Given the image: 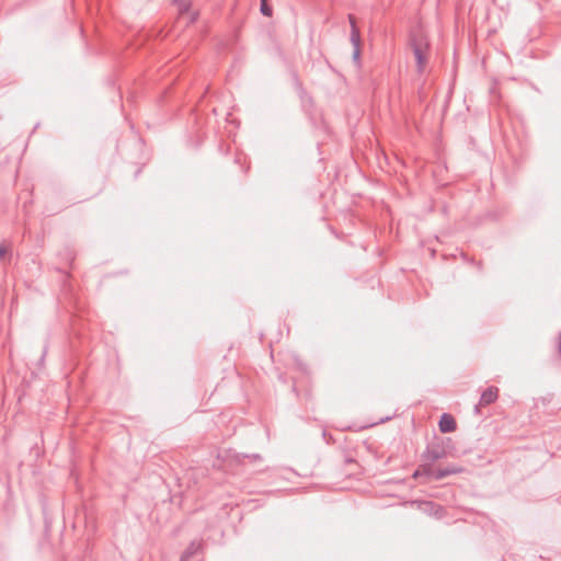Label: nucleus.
I'll return each mask as SVG.
<instances>
[{
	"label": "nucleus",
	"mask_w": 561,
	"mask_h": 561,
	"mask_svg": "<svg viewBox=\"0 0 561 561\" xmlns=\"http://www.w3.org/2000/svg\"><path fill=\"white\" fill-rule=\"evenodd\" d=\"M410 46L416 61V69L422 73L427 65L430 41L422 28H415L410 34Z\"/></svg>",
	"instance_id": "obj_1"
},
{
	"label": "nucleus",
	"mask_w": 561,
	"mask_h": 561,
	"mask_svg": "<svg viewBox=\"0 0 561 561\" xmlns=\"http://www.w3.org/2000/svg\"><path fill=\"white\" fill-rule=\"evenodd\" d=\"M203 547L204 545L202 540H193L182 553L180 561H190L192 558L201 554L203 552Z\"/></svg>",
	"instance_id": "obj_2"
},
{
	"label": "nucleus",
	"mask_w": 561,
	"mask_h": 561,
	"mask_svg": "<svg viewBox=\"0 0 561 561\" xmlns=\"http://www.w3.org/2000/svg\"><path fill=\"white\" fill-rule=\"evenodd\" d=\"M462 471V468L457 466H447L432 471L430 474L434 480H442L450 474H456Z\"/></svg>",
	"instance_id": "obj_3"
},
{
	"label": "nucleus",
	"mask_w": 561,
	"mask_h": 561,
	"mask_svg": "<svg viewBox=\"0 0 561 561\" xmlns=\"http://www.w3.org/2000/svg\"><path fill=\"white\" fill-rule=\"evenodd\" d=\"M456 427L457 423L450 414L444 413L440 416V420L438 422V428L442 433H451L456 430Z\"/></svg>",
	"instance_id": "obj_4"
},
{
	"label": "nucleus",
	"mask_w": 561,
	"mask_h": 561,
	"mask_svg": "<svg viewBox=\"0 0 561 561\" xmlns=\"http://www.w3.org/2000/svg\"><path fill=\"white\" fill-rule=\"evenodd\" d=\"M446 455L445 450L440 446H428L426 450L424 451V457L426 460L434 462L442 458H444Z\"/></svg>",
	"instance_id": "obj_5"
},
{
	"label": "nucleus",
	"mask_w": 561,
	"mask_h": 561,
	"mask_svg": "<svg viewBox=\"0 0 561 561\" xmlns=\"http://www.w3.org/2000/svg\"><path fill=\"white\" fill-rule=\"evenodd\" d=\"M499 397V389L496 387H489L480 397V404L488 405L493 403Z\"/></svg>",
	"instance_id": "obj_6"
},
{
	"label": "nucleus",
	"mask_w": 561,
	"mask_h": 561,
	"mask_svg": "<svg viewBox=\"0 0 561 561\" xmlns=\"http://www.w3.org/2000/svg\"><path fill=\"white\" fill-rule=\"evenodd\" d=\"M348 20L351 24V43L354 48H360V34L359 30L356 26L355 19L353 18V15H350Z\"/></svg>",
	"instance_id": "obj_7"
},
{
	"label": "nucleus",
	"mask_w": 561,
	"mask_h": 561,
	"mask_svg": "<svg viewBox=\"0 0 561 561\" xmlns=\"http://www.w3.org/2000/svg\"><path fill=\"white\" fill-rule=\"evenodd\" d=\"M260 11L265 16H272V7L267 3V0H261Z\"/></svg>",
	"instance_id": "obj_8"
},
{
	"label": "nucleus",
	"mask_w": 561,
	"mask_h": 561,
	"mask_svg": "<svg viewBox=\"0 0 561 561\" xmlns=\"http://www.w3.org/2000/svg\"><path fill=\"white\" fill-rule=\"evenodd\" d=\"M178 5H179V10L180 12H186L188 11L190 7H191V3L186 0H174Z\"/></svg>",
	"instance_id": "obj_9"
},
{
	"label": "nucleus",
	"mask_w": 561,
	"mask_h": 561,
	"mask_svg": "<svg viewBox=\"0 0 561 561\" xmlns=\"http://www.w3.org/2000/svg\"><path fill=\"white\" fill-rule=\"evenodd\" d=\"M359 56H360V48H354V50H353V60L356 64L359 62Z\"/></svg>",
	"instance_id": "obj_10"
},
{
	"label": "nucleus",
	"mask_w": 561,
	"mask_h": 561,
	"mask_svg": "<svg viewBox=\"0 0 561 561\" xmlns=\"http://www.w3.org/2000/svg\"><path fill=\"white\" fill-rule=\"evenodd\" d=\"M243 457H247V458H251L253 460H261L262 457L259 455V454H253V455H243Z\"/></svg>",
	"instance_id": "obj_11"
},
{
	"label": "nucleus",
	"mask_w": 561,
	"mask_h": 561,
	"mask_svg": "<svg viewBox=\"0 0 561 561\" xmlns=\"http://www.w3.org/2000/svg\"><path fill=\"white\" fill-rule=\"evenodd\" d=\"M7 253V248L3 245H0V259L4 257Z\"/></svg>",
	"instance_id": "obj_12"
},
{
	"label": "nucleus",
	"mask_w": 561,
	"mask_h": 561,
	"mask_svg": "<svg viewBox=\"0 0 561 561\" xmlns=\"http://www.w3.org/2000/svg\"><path fill=\"white\" fill-rule=\"evenodd\" d=\"M481 405H482V404H480V402H479V403L474 407V412H476V413H479V412H480V407H481Z\"/></svg>",
	"instance_id": "obj_13"
},
{
	"label": "nucleus",
	"mask_w": 561,
	"mask_h": 561,
	"mask_svg": "<svg viewBox=\"0 0 561 561\" xmlns=\"http://www.w3.org/2000/svg\"><path fill=\"white\" fill-rule=\"evenodd\" d=\"M558 350L561 353V332H560V336H559Z\"/></svg>",
	"instance_id": "obj_14"
},
{
	"label": "nucleus",
	"mask_w": 561,
	"mask_h": 561,
	"mask_svg": "<svg viewBox=\"0 0 561 561\" xmlns=\"http://www.w3.org/2000/svg\"><path fill=\"white\" fill-rule=\"evenodd\" d=\"M419 476H420V471H419V470H416V471L414 472L413 477H414V478H417Z\"/></svg>",
	"instance_id": "obj_15"
}]
</instances>
